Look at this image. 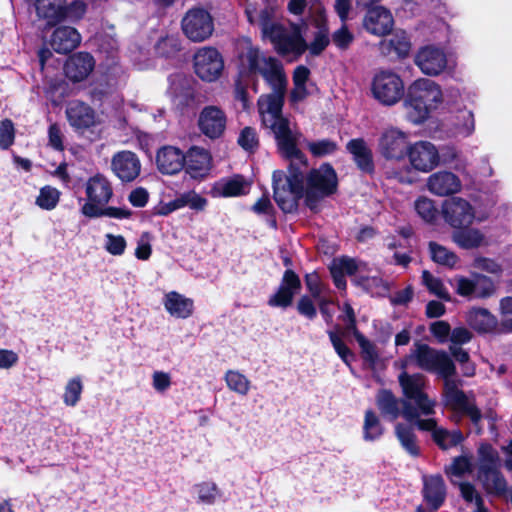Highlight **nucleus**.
<instances>
[{"instance_id": "f257e3e1", "label": "nucleus", "mask_w": 512, "mask_h": 512, "mask_svg": "<svg viewBox=\"0 0 512 512\" xmlns=\"http://www.w3.org/2000/svg\"><path fill=\"white\" fill-rule=\"evenodd\" d=\"M242 64L247 65L250 72H259L272 88V93L259 97L257 106L262 125L273 133L279 153L289 161L288 174L282 170L274 171L273 188L274 199L284 209L291 210L295 206L293 191H298L305 155L298 148L302 134L282 115L287 78L275 58L262 57L254 47L243 55Z\"/></svg>"}, {"instance_id": "f03ea898", "label": "nucleus", "mask_w": 512, "mask_h": 512, "mask_svg": "<svg viewBox=\"0 0 512 512\" xmlns=\"http://www.w3.org/2000/svg\"><path fill=\"white\" fill-rule=\"evenodd\" d=\"M308 167V161L305 157V165L300 168V181L298 184L299 191H295V206L291 210L284 209L280 203L275 199L278 206L285 213H292L297 210L298 202L304 198L305 205L312 211L319 208L322 200L337 190L338 178L335 170L329 164H323L319 168L312 169L304 177V173Z\"/></svg>"}, {"instance_id": "7ed1b4c3", "label": "nucleus", "mask_w": 512, "mask_h": 512, "mask_svg": "<svg viewBox=\"0 0 512 512\" xmlns=\"http://www.w3.org/2000/svg\"><path fill=\"white\" fill-rule=\"evenodd\" d=\"M272 9L265 8L260 12L247 10L249 22L257 24L264 38H268L281 54L301 55L307 48L298 29L285 30L281 25L271 22Z\"/></svg>"}, {"instance_id": "20e7f679", "label": "nucleus", "mask_w": 512, "mask_h": 512, "mask_svg": "<svg viewBox=\"0 0 512 512\" xmlns=\"http://www.w3.org/2000/svg\"><path fill=\"white\" fill-rule=\"evenodd\" d=\"M87 202L82 206L81 212L89 218L110 217L125 219L131 212L126 208L105 207L113 195V189L109 180L97 174L89 178L85 184Z\"/></svg>"}, {"instance_id": "39448f33", "label": "nucleus", "mask_w": 512, "mask_h": 512, "mask_svg": "<svg viewBox=\"0 0 512 512\" xmlns=\"http://www.w3.org/2000/svg\"><path fill=\"white\" fill-rule=\"evenodd\" d=\"M399 368L415 365L419 369L443 376L455 375L456 367L451 357L443 350H437L427 344L414 343L410 353L396 362Z\"/></svg>"}, {"instance_id": "423d86ee", "label": "nucleus", "mask_w": 512, "mask_h": 512, "mask_svg": "<svg viewBox=\"0 0 512 512\" xmlns=\"http://www.w3.org/2000/svg\"><path fill=\"white\" fill-rule=\"evenodd\" d=\"M454 376L442 377V404L444 407L468 417L474 425L478 426L482 419V413L476 406L473 395L466 394L462 390V380L456 379Z\"/></svg>"}, {"instance_id": "0eeeda50", "label": "nucleus", "mask_w": 512, "mask_h": 512, "mask_svg": "<svg viewBox=\"0 0 512 512\" xmlns=\"http://www.w3.org/2000/svg\"><path fill=\"white\" fill-rule=\"evenodd\" d=\"M401 372L398 375V382L402 389V393L406 399L412 401L416 408H414L419 416H431L435 413L437 401L429 397L426 393L428 387V380L425 375L421 373L410 374L409 368H400Z\"/></svg>"}, {"instance_id": "6e6552de", "label": "nucleus", "mask_w": 512, "mask_h": 512, "mask_svg": "<svg viewBox=\"0 0 512 512\" xmlns=\"http://www.w3.org/2000/svg\"><path fill=\"white\" fill-rule=\"evenodd\" d=\"M370 91L381 105L393 106L403 98L405 86L400 75L392 70L383 69L374 74Z\"/></svg>"}, {"instance_id": "1a4fd4ad", "label": "nucleus", "mask_w": 512, "mask_h": 512, "mask_svg": "<svg viewBox=\"0 0 512 512\" xmlns=\"http://www.w3.org/2000/svg\"><path fill=\"white\" fill-rule=\"evenodd\" d=\"M401 414L407 421L413 422L418 429L431 432L433 440L442 449L454 447L464 439L461 431H448L447 429L438 426L437 421L434 418H419L418 412L413 409L410 403H404Z\"/></svg>"}, {"instance_id": "9d476101", "label": "nucleus", "mask_w": 512, "mask_h": 512, "mask_svg": "<svg viewBox=\"0 0 512 512\" xmlns=\"http://www.w3.org/2000/svg\"><path fill=\"white\" fill-rule=\"evenodd\" d=\"M410 145L409 134L397 127L384 128L377 141V150L386 160L402 161Z\"/></svg>"}, {"instance_id": "9b49d317", "label": "nucleus", "mask_w": 512, "mask_h": 512, "mask_svg": "<svg viewBox=\"0 0 512 512\" xmlns=\"http://www.w3.org/2000/svg\"><path fill=\"white\" fill-rule=\"evenodd\" d=\"M455 292L465 298L487 299L496 293V285L493 280L485 275L474 273L472 277L456 275L451 280Z\"/></svg>"}, {"instance_id": "f8f14e48", "label": "nucleus", "mask_w": 512, "mask_h": 512, "mask_svg": "<svg viewBox=\"0 0 512 512\" xmlns=\"http://www.w3.org/2000/svg\"><path fill=\"white\" fill-rule=\"evenodd\" d=\"M442 215L444 220L453 228L470 226L475 220L484 221L485 215L476 216L473 206L464 198L452 197L442 204Z\"/></svg>"}, {"instance_id": "ddd939ff", "label": "nucleus", "mask_w": 512, "mask_h": 512, "mask_svg": "<svg viewBox=\"0 0 512 512\" xmlns=\"http://www.w3.org/2000/svg\"><path fill=\"white\" fill-rule=\"evenodd\" d=\"M406 156L412 168L418 172L428 173L440 164V152L430 141L420 140L410 143Z\"/></svg>"}, {"instance_id": "4468645a", "label": "nucleus", "mask_w": 512, "mask_h": 512, "mask_svg": "<svg viewBox=\"0 0 512 512\" xmlns=\"http://www.w3.org/2000/svg\"><path fill=\"white\" fill-rule=\"evenodd\" d=\"M184 34L193 42H202L208 39L214 30L210 14L203 9L189 10L182 20Z\"/></svg>"}, {"instance_id": "2eb2a0df", "label": "nucleus", "mask_w": 512, "mask_h": 512, "mask_svg": "<svg viewBox=\"0 0 512 512\" xmlns=\"http://www.w3.org/2000/svg\"><path fill=\"white\" fill-rule=\"evenodd\" d=\"M223 67L222 56L215 48L203 47L194 56L195 73L202 80H216L221 75Z\"/></svg>"}, {"instance_id": "dca6fc26", "label": "nucleus", "mask_w": 512, "mask_h": 512, "mask_svg": "<svg viewBox=\"0 0 512 512\" xmlns=\"http://www.w3.org/2000/svg\"><path fill=\"white\" fill-rule=\"evenodd\" d=\"M416 66L428 76H437L444 72L448 65L444 50L434 45L421 47L414 58Z\"/></svg>"}, {"instance_id": "f3484780", "label": "nucleus", "mask_w": 512, "mask_h": 512, "mask_svg": "<svg viewBox=\"0 0 512 512\" xmlns=\"http://www.w3.org/2000/svg\"><path fill=\"white\" fill-rule=\"evenodd\" d=\"M362 26L364 30L377 37H384L391 33L394 27V18L390 10L384 6H373L367 9Z\"/></svg>"}, {"instance_id": "a211bd4d", "label": "nucleus", "mask_w": 512, "mask_h": 512, "mask_svg": "<svg viewBox=\"0 0 512 512\" xmlns=\"http://www.w3.org/2000/svg\"><path fill=\"white\" fill-rule=\"evenodd\" d=\"M227 124L226 114L217 106H207L200 112L198 126L200 131L211 139L223 135Z\"/></svg>"}, {"instance_id": "6ab92c4d", "label": "nucleus", "mask_w": 512, "mask_h": 512, "mask_svg": "<svg viewBox=\"0 0 512 512\" xmlns=\"http://www.w3.org/2000/svg\"><path fill=\"white\" fill-rule=\"evenodd\" d=\"M408 92L432 111L443 102V93L440 86L430 79L420 78L415 80L409 86Z\"/></svg>"}, {"instance_id": "aec40b11", "label": "nucleus", "mask_w": 512, "mask_h": 512, "mask_svg": "<svg viewBox=\"0 0 512 512\" xmlns=\"http://www.w3.org/2000/svg\"><path fill=\"white\" fill-rule=\"evenodd\" d=\"M111 168L121 181L131 182L139 176L141 163L135 153L121 151L112 157Z\"/></svg>"}, {"instance_id": "412c9836", "label": "nucleus", "mask_w": 512, "mask_h": 512, "mask_svg": "<svg viewBox=\"0 0 512 512\" xmlns=\"http://www.w3.org/2000/svg\"><path fill=\"white\" fill-rule=\"evenodd\" d=\"M462 183L457 175L449 171H439L427 179V189L437 196H448L460 192Z\"/></svg>"}, {"instance_id": "4be33fe9", "label": "nucleus", "mask_w": 512, "mask_h": 512, "mask_svg": "<svg viewBox=\"0 0 512 512\" xmlns=\"http://www.w3.org/2000/svg\"><path fill=\"white\" fill-rule=\"evenodd\" d=\"M94 67V58L89 53L79 52L68 58L64 71L66 77L72 82H81L91 74Z\"/></svg>"}, {"instance_id": "5701e85b", "label": "nucleus", "mask_w": 512, "mask_h": 512, "mask_svg": "<svg viewBox=\"0 0 512 512\" xmlns=\"http://www.w3.org/2000/svg\"><path fill=\"white\" fill-rule=\"evenodd\" d=\"M467 325L480 334L499 332L498 319L488 309L471 307L465 313Z\"/></svg>"}, {"instance_id": "b1692460", "label": "nucleus", "mask_w": 512, "mask_h": 512, "mask_svg": "<svg viewBox=\"0 0 512 512\" xmlns=\"http://www.w3.org/2000/svg\"><path fill=\"white\" fill-rule=\"evenodd\" d=\"M301 288L299 277L292 270H286L278 291L270 297V306L287 307L291 305L293 297Z\"/></svg>"}, {"instance_id": "393cba45", "label": "nucleus", "mask_w": 512, "mask_h": 512, "mask_svg": "<svg viewBox=\"0 0 512 512\" xmlns=\"http://www.w3.org/2000/svg\"><path fill=\"white\" fill-rule=\"evenodd\" d=\"M184 163L185 156L177 147L164 146L157 151L156 165L162 174H177L184 167Z\"/></svg>"}, {"instance_id": "a878e982", "label": "nucleus", "mask_w": 512, "mask_h": 512, "mask_svg": "<svg viewBox=\"0 0 512 512\" xmlns=\"http://www.w3.org/2000/svg\"><path fill=\"white\" fill-rule=\"evenodd\" d=\"M66 115L70 125L77 130H85L97 124L95 111L89 105L80 101L70 102Z\"/></svg>"}, {"instance_id": "bb28decb", "label": "nucleus", "mask_w": 512, "mask_h": 512, "mask_svg": "<svg viewBox=\"0 0 512 512\" xmlns=\"http://www.w3.org/2000/svg\"><path fill=\"white\" fill-rule=\"evenodd\" d=\"M81 42L79 32L70 26H61L55 29L50 44L57 53H68L77 48Z\"/></svg>"}, {"instance_id": "cd10ccee", "label": "nucleus", "mask_w": 512, "mask_h": 512, "mask_svg": "<svg viewBox=\"0 0 512 512\" xmlns=\"http://www.w3.org/2000/svg\"><path fill=\"white\" fill-rule=\"evenodd\" d=\"M423 495L432 508L438 509L446 496L443 478L440 475L423 476Z\"/></svg>"}, {"instance_id": "c85d7f7f", "label": "nucleus", "mask_w": 512, "mask_h": 512, "mask_svg": "<svg viewBox=\"0 0 512 512\" xmlns=\"http://www.w3.org/2000/svg\"><path fill=\"white\" fill-rule=\"evenodd\" d=\"M163 305L172 317L186 319L193 313V300L176 291L164 295Z\"/></svg>"}, {"instance_id": "c756f323", "label": "nucleus", "mask_w": 512, "mask_h": 512, "mask_svg": "<svg viewBox=\"0 0 512 512\" xmlns=\"http://www.w3.org/2000/svg\"><path fill=\"white\" fill-rule=\"evenodd\" d=\"M477 479L488 494L503 495L508 489V483L498 467L477 471Z\"/></svg>"}, {"instance_id": "7c9ffc66", "label": "nucleus", "mask_w": 512, "mask_h": 512, "mask_svg": "<svg viewBox=\"0 0 512 512\" xmlns=\"http://www.w3.org/2000/svg\"><path fill=\"white\" fill-rule=\"evenodd\" d=\"M330 272L337 288L346 287L345 275L362 274L361 265L349 257L335 258L331 262Z\"/></svg>"}, {"instance_id": "2f4dec72", "label": "nucleus", "mask_w": 512, "mask_h": 512, "mask_svg": "<svg viewBox=\"0 0 512 512\" xmlns=\"http://www.w3.org/2000/svg\"><path fill=\"white\" fill-rule=\"evenodd\" d=\"M411 49V43L407 34L403 31L394 33L389 39L379 43V51L383 55H396L398 58L406 57Z\"/></svg>"}, {"instance_id": "473e14b6", "label": "nucleus", "mask_w": 512, "mask_h": 512, "mask_svg": "<svg viewBox=\"0 0 512 512\" xmlns=\"http://www.w3.org/2000/svg\"><path fill=\"white\" fill-rule=\"evenodd\" d=\"M360 170L370 173L374 169L372 151L363 139H352L346 145Z\"/></svg>"}, {"instance_id": "72a5a7b5", "label": "nucleus", "mask_w": 512, "mask_h": 512, "mask_svg": "<svg viewBox=\"0 0 512 512\" xmlns=\"http://www.w3.org/2000/svg\"><path fill=\"white\" fill-rule=\"evenodd\" d=\"M187 171L192 177L205 175L211 167V156L207 150L199 147H192L185 157Z\"/></svg>"}, {"instance_id": "f704fd0d", "label": "nucleus", "mask_w": 512, "mask_h": 512, "mask_svg": "<svg viewBox=\"0 0 512 512\" xmlns=\"http://www.w3.org/2000/svg\"><path fill=\"white\" fill-rule=\"evenodd\" d=\"M65 2L66 0H36L37 15L49 25H55L63 20Z\"/></svg>"}, {"instance_id": "c9c22d12", "label": "nucleus", "mask_w": 512, "mask_h": 512, "mask_svg": "<svg viewBox=\"0 0 512 512\" xmlns=\"http://www.w3.org/2000/svg\"><path fill=\"white\" fill-rule=\"evenodd\" d=\"M452 240L463 249H474L487 244L484 233L475 228L455 231Z\"/></svg>"}, {"instance_id": "e433bc0d", "label": "nucleus", "mask_w": 512, "mask_h": 512, "mask_svg": "<svg viewBox=\"0 0 512 512\" xmlns=\"http://www.w3.org/2000/svg\"><path fill=\"white\" fill-rule=\"evenodd\" d=\"M475 128L473 113L467 109L459 110L451 118L450 131L454 136L468 137Z\"/></svg>"}, {"instance_id": "4c0bfd02", "label": "nucleus", "mask_w": 512, "mask_h": 512, "mask_svg": "<svg viewBox=\"0 0 512 512\" xmlns=\"http://www.w3.org/2000/svg\"><path fill=\"white\" fill-rule=\"evenodd\" d=\"M223 379L231 392L242 397L247 396L252 388L251 380L236 369L227 370L224 373Z\"/></svg>"}, {"instance_id": "58836bf2", "label": "nucleus", "mask_w": 512, "mask_h": 512, "mask_svg": "<svg viewBox=\"0 0 512 512\" xmlns=\"http://www.w3.org/2000/svg\"><path fill=\"white\" fill-rule=\"evenodd\" d=\"M354 281L373 296L385 297L390 291V283L375 275L358 274Z\"/></svg>"}, {"instance_id": "ea45409f", "label": "nucleus", "mask_w": 512, "mask_h": 512, "mask_svg": "<svg viewBox=\"0 0 512 512\" xmlns=\"http://www.w3.org/2000/svg\"><path fill=\"white\" fill-rule=\"evenodd\" d=\"M395 434L402 448L411 456L417 457L420 454V448L417 442V436L412 426L398 423L395 426Z\"/></svg>"}, {"instance_id": "a19ab883", "label": "nucleus", "mask_w": 512, "mask_h": 512, "mask_svg": "<svg viewBox=\"0 0 512 512\" xmlns=\"http://www.w3.org/2000/svg\"><path fill=\"white\" fill-rule=\"evenodd\" d=\"M246 183L242 177H234L217 182L212 194L215 197H236L245 194Z\"/></svg>"}, {"instance_id": "79ce46f5", "label": "nucleus", "mask_w": 512, "mask_h": 512, "mask_svg": "<svg viewBox=\"0 0 512 512\" xmlns=\"http://www.w3.org/2000/svg\"><path fill=\"white\" fill-rule=\"evenodd\" d=\"M192 490L197 502L205 505H213L221 494L218 485L212 481L197 483L193 486Z\"/></svg>"}, {"instance_id": "37998d69", "label": "nucleus", "mask_w": 512, "mask_h": 512, "mask_svg": "<svg viewBox=\"0 0 512 512\" xmlns=\"http://www.w3.org/2000/svg\"><path fill=\"white\" fill-rule=\"evenodd\" d=\"M407 118L414 124L424 122L432 111L423 102L416 100L414 96L408 92V98L404 103Z\"/></svg>"}, {"instance_id": "c03bdc74", "label": "nucleus", "mask_w": 512, "mask_h": 512, "mask_svg": "<svg viewBox=\"0 0 512 512\" xmlns=\"http://www.w3.org/2000/svg\"><path fill=\"white\" fill-rule=\"evenodd\" d=\"M472 468L471 459L462 455L454 458L452 463L445 468V472L451 482L457 483L460 478L471 473Z\"/></svg>"}, {"instance_id": "a18cd8bd", "label": "nucleus", "mask_w": 512, "mask_h": 512, "mask_svg": "<svg viewBox=\"0 0 512 512\" xmlns=\"http://www.w3.org/2000/svg\"><path fill=\"white\" fill-rule=\"evenodd\" d=\"M377 405L381 413L389 416L392 420L396 419L400 414L398 400L387 390L379 392Z\"/></svg>"}, {"instance_id": "49530a36", "label": "nucleus", "mask_w": 512, "mask_h": 512, "mask_svg": "<svg viewBox=\"0 0 512 512\" xmlns=\"http://www.w3.org/2000/svg\"><path fill=\"white\" fill-rule=\"evenodd\" d=\"M83 382L81 377L75 376L69 379L64 387L63 403L66 406L74 407L81 399Z\"/></svg>"}, {"instance_id": "de8ad7c7", "label": "nucleus", "mask_w": 512, "mask_h": 512, "mask_svg": "<svg viewBox=\"0 0 512 512\" xmlns=\"http://www.w3.org/2000/svg\"><path fill=\"white\" fill-rule=\"evenodd\" d=\"M382 434L383 427L377 415L371 410L366 411L363 423L364 439L366 441H375L379 439Z\"/></svg>"}, {"instance_id": "09e8293b", "label": "nucleus", "mask_w": 512, "mask_h": 512, "mask_svg": "<svg viewBox=\"0 0 512 512\" xmlns=\"http://www.w3.org/2000/svg\"><path fill=\"white\" fill-rule=\"evenodd\" d=\"M499 333H512V297L507 296L499 301Z\"/></svg>"}, {"instance_id": "8fccbe9b", "label": "nucleus", "mask_w": 512, "mask_h": 512, "mask_svg": "<svg viewBox=\"0 0 512 512\" xmlns=\"http://www.w3.org/2000/svg\"><path fill=\"white\" fill-rule=\"evenodd\" d=\"M429 250L433 261L448 267H454L458 262V257L452 251L435 242H430Z\"/></svg>"}, {"instance_id": "3c124183", "label": "nucleus", "mask_w": 512, "mask_h": 512, "mask_svg": "<svg viewBox=\"0 0 512 512\" xmlns=\"http://www.w3.org/2000/svg\"><path fill=\"white\" fill-rule=\"evenodd\" d=\"M498 462L497 451L489 444H481L478 448L477 471L498 467Z\"/></svg>"}, {"instance_id": "603ef678", "label": "nucleus", "mask_w": 512, "mask_h": 512, "mask_svg": "<svg viewBox=\"0 0 512 512\" xmlns=\"http://www.w3.org/2000/svg\"><path fill=\"white\" fill-rule=\"evenodd\" d=\"M459 489L463 500L471 511L485 507L483 498L474 485L467 482H461L459 483Z\"/></svg>"}, {"instance_id": "864d4df0", "label": "nucleus", "mask_w": 512, "mask_h": 512, "mask_svg": "<svg viewBox=\"0 0 512 512\" xmlns=\"http://www.w3.org/2000/svg\"><path fill=\"white\" fill-rule=\"evenodd\" d=\"M422 283L426 286L430 293L435 296L449 301L450 294L448 290L445 288L442 281L436 277H434L429 271L424 270L422 272Z\"/></svg>"}, {"instance_id": "5fc2aeb1", "label": "nucleus", "mask_w": 512, "mask_h": 512, "mask_svg": "<svg viewBox=\"0 0 512 512\" xmlns=\"http://www.w3.org/2000/svg\"><path fill=\"white\" fill-rule=\"evenodd\" d=\"M60 192L53 187L46 186L40 190L36 204L44 210H52L59 202Z\"/></svg>"}, {"instance_id": "6e6d98bb", "label": "nucleus", "mask_w": 512, "mask_h": 512, "mask_svg": "<svg viewBox=\"0 0 512 512\" xmlns=\"http://www.w3.org/2000/svg\"><path fill=\"white\" fill-rule=\"evenodd\" d=\"M415 210L425 222H433L438 215L434 202L427 197H420L415 201Z\"/></svg>"}, {"instance_id": "4d7b16f0", "label": "nucleus", "mask_w": 512, "mask_h": 512, "mask_svg": "<svg viewBox=\"0 0 512 512\" xmlns=\"http://www.w3.org/2000/svg\"><path fill=\"white\" fill-rule=\"evenodd\" d=\"M238 144L246 151L253 152L259 146V137L253 127H245L241 130L238 137Z\"/></svg>"}, {"instance_id": "13d9d810", "label": "nucleus", "mask_w": 512, "mask_h": 512, "mask_svg": "<svg viewBox=\"0 0 512 512\" xmlns=\"http://www.w3.org/2000/svg\"><path fill=\"white\" fill-rule=\"evenodd\" d=\"M105 249L114 256H120L125 252L127 243L122 235H114L112 233L105 234Z\"/></svg>"}, {"instance_id": "bf43d9fd", "label": "nucleus", "mask_w": 512, "mask_h": 512, "mask_svg": "<svg viewBox=\"0 0 512 512\" xmlns=\"http://www.w3.org/2000/svg\"><path fill=\"white\" fill-rule=\"evenodd\" d=\"M307 147L309 151L316 157H324L330 155L337 149L336 143L330 140L309 142Z\"/></svg>"}, {"instance_id": "052dcab7", "label": "nucleus", "mask_w": 512, "mask_h": 512, "mask_svg": "<svg viewBox=\"0 0 512 512\" xmlns=\"http://www.w3.org/2000/svg\"><path fill=\"white\" fill-rule=\"evenodd\" d=\"M355 338L361 348L362 357L371 364L375 363L378 359L375 345L358 332L355 333Z\"/></svg>"}, {"instance_id": "680f3d73", "label": "nucleus", "mask_w": 512, "mask_h": 512, "mask_svg": "<svg viewBox=\"0 0 512 512\" xmlns=\"http://www.w3.org/2000/svg\"><path fill=\"white\" fill-rule=\"evenodd\" d=\"M15 138L14 124L9 119H4L0 122V148H9Z\"/></svg>"}, {"instance_id": "e2e57ef3", "label": "nucleus", "mask_w": 512, "mask_h": 512, "mask_svg": "<svg viewBox=\"0 0 512 512\" xmlns=\"http://www.w3.org/2000/svg\"><path fill=\"white\" fill-rule=\"evenodd\" d=\"M328 335L336 353L345 362V364L349 365L353 358L351 350L346 346L337 333L329 331Z\"/></svg>"}, {"instance_id": "0e129e2a", "label": "nucleus", "mask_w": 512, "mask_h": 512, "mask_svg": "<svg viewBox=\"0 0 512 512\" xmlns=\"http://www.w3.org/2000/svg\"><path fill=\"white\" fill-rule=\"evenodd\" d=\"M86 12V4L82 1H74L69 6L63 5V20H80Z\"/></svg>"}, {"instance_id": "69168bd1", "label": "nucleus", "mask_w": 512, "mask_h": 512, "mask_svg": "<svg viewBox=\"0 0 512 512\" xmlns=\"http://www.w3.org/2000/svg\"><path fill=\"white\" fill-rule=\"evenodd\" d=\"M354 36L348 30L347 26L343 24L338 30L332 34L333 43L342 50L347 49L353 42Z\"/></svg>"}, {"instance_id": "338daca9", "label": "nucleus", "mask_w": 512, "mask_h": 512, "mask_svg": "<svg viewBox=\"0 0 512 512\" xmlns=\"http://www.w3.org/2000/svg\"><path fill=\"white\" fill-rule=\"evenodd\" d=\"M172 385V378L168 372L154 371L152 374V387L158 393H165Z\"/></svg>"}, {"instance_id": "774afa93", "label": "nucleus", "mask_w": 512, "mask_h": 512, "mask_svg": "<svg viewBox=\"0 0 512 512\" xmlns=\"http://www.w3.org/2000/svg\"><path fill=\"white\" fill-rule=\"evenodd\" d=\"M297 311L309 320H313L317 315V309L311 297L303 295L297 302Z\"/></svg>"}]
</instances>
